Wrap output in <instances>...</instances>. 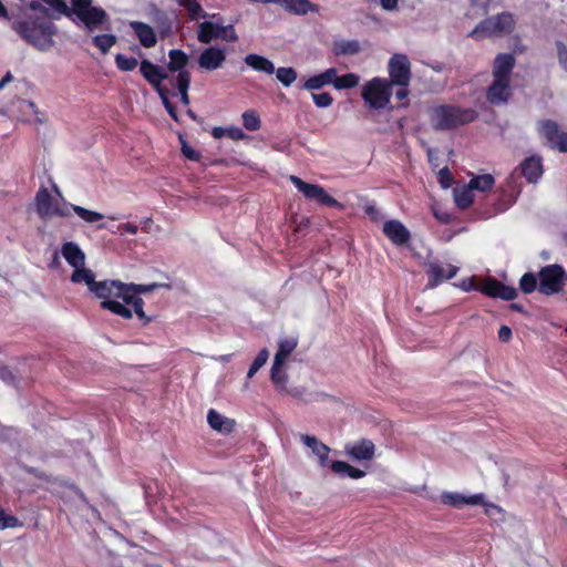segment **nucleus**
I'll return each mask as SVG.
<instances>
[{
  "mask_svg": "<svg viewBox=\"0 0 567 567\" xmlns=\"http://www.w3.org/2000/svg\"><path fill=\"white\" fill-rule=\"evenodd\" d=\"M49 8L50 14L55 16L58 19L60 16L71 18L76 17L75 23H82L84 28L92 32L100 28L106 20L107 13L105 10L99 7L92 6V0H70L71 7H69L65 0H42Z\"/></svg>",
  "mask_w": 567,
  "mask_h": 567,
  "instance_id": "f257e3e1",
  "label": "nucleus"
},
{
  "mask_svg": "<svg viewBox=\"0 0 567 567\" xmlns=\"http://www.w3.org/2000/svg\"><path fill=\"white\" fill-rule=\"evenodd\" d=\"M13 30L30 45L47 52L55 45L56 27L52 19L25 16L12 24Z\"/></svg>",
  "mask_w": 567,
  "mask_h": 567,
  "instance_id": "f03ea898",
  "label": "nucleus"
},
{
  "mask_svg": "<svg viewBox=\"0 0 567 567\" xmlns=\"http://www.w3.org/2000/svg\"><path fill=\"white\" fill-rule=\"evenodd\" d=\"M73 284L84 282L87 289L95 295L96 298L104 300H112V298L122 299L125 292V284L120 280H103L95 281V276L92 270L78 271L71 275Z\"/></svg>",
  "mask_w": 567,
  "mask_h": 567,
  "instance_id": "7ed1b4c3",
  "label": "nucleus"
},
{
  "mask_svg": "<svg viewBox=\"0 0 567 567\" xmlns=\"http://www.w3.org/2000/svg\"><path fill=\"white\" fill-rule=\"evenodd\" d=\"M476 113L473 110H461L456 106L442 105L431 112V122L436 130H449L474 121Z\"/></svg>",
  "mask_w": 567,
  "mask_h": 567,
  "instance_id": "20e7f679",
  "label": "nucleus"
},
{
  "mask_svg": "<svg viewBox=\"0 0 567 567\" xmlns=\"http://www.w3.org/2000/svg\"><path fill=\"white\" fill-rule=\"evenodd\" d=\"M297 339L287 338L279 342L278 351L275 354L274 363L270 371V379L274 384L284 390L287 384L288 375L285 371V362L289 354L296 349Z\"/></svg>",
  "mask_w": 567,
  "mask_h": 567,
  "instance_id": "39448f33",
  "label": "nucleus"
},
{
  "mask_svg": "<svg viewBox=\"0 0 567 567\" xmlns=\"http://www.w3.org/2000/svg\"><path fill=\"white\" fill-rule=\"evenodd\" d=\"M538 279V291L550 296L563 290L567 276L561 266L550 265L540 269Z\"/></svg>",
  "mask_w": 567,
  "mask_h": 567,
  "instance_id": "423d86ee",
  "label": "nucleus"
},
{
  "mask_svg": "<svg viewBox=\"0 0 567 567\" xmlns=\"http://www.w3.org/2000/svg\"><path fill=\"white\" fill-rule=\"evenodd\" d=\"M392 85L385 80L373 79L362 89L363 100L373 109H383L390 101Z\"/></svg>",
  "mask_w": 567,
  "mask_h": 567,
  "instance_id": "0eeeda50",
  "label": "nucleus"
},
{
  "mask_svg": "<svg viewBox=\"0 0 567 567\" xmlns=\"http://www.w3.org/2000/svg\"><path fill=\"white\" fill-rule=\"evenodd\" d=\"M515 21L512 14L501 13L482 21L473 31L472 35L483 33L485 35H504L514 30Z\"/></svg>",
  "mask_w": 567,
  "mask_h": 567,
  "instance_id": "6e6552de",
  "label": "nucleus"
},
{
  "mask_svg": "<svg viewBox=\"0 0 567 567\" xmlns=\"http://www.w3.org/2000/svg\"><path fill=\"white\" fill-rule=\"evenodd\" d=\"M35 209L40 218L50 219L53 216H69V210L61 207L49 193L48 188L40 187L34 198Z\"/></svg>",
  "mask_w": 567,
  "mask_h": 567,
  "instance_id": "1a4fd4ad",
  "label": "nucleus"
},
{
  "mask_svg": "<svg viewBox=\"0 0 567 567\" xmlns=\"http://www.w3.org/2000/svg\"><path fill=\"white\" fill-rule=\"evenodd\" d=\"M290 182L301 192L307 198L317 199L321 204L328 206H336L342 208V205L331 197L321 186L303 182L298 176L291 175Z\"/></svg>",
  "mask_w": 567,
  "mask_h": 567,
  "instance_id": "9d476101",
  "label": "nucleus"
},
{
  "mask_svg": "<svg viewBox=\"0 0 567 567\" xmlns=\"http://www.w3.org/2000/svg\"><path fill=\"white\" fill-rule=\"evenodd\" d=\"M391 85L406 86L411 79V64L406 55L394 54L389 62Z\"/></svg>",
  "mask_w": 567,
  "mask_h": 567,
  "instance_id": "9b49d317",
  "label": "nucleus"
},
{
  "mask_svg": "<svg viewBox=\"0 0 567 567\" xmlns=\"http://www.w3.org/2000/svg\"><path fill=\"white\" fill-rule=\"evenodd\" d=\"M539 131L550 147L567 152V132L560 131L556 122L550 120L539 122Z\"/></svg>",
  "mask_w": 567,
  "mask_h": 567,
  "instance_id": "f8f14e48",
  "label": "nucleus"
},
{
  "mask_svg": "<svg viewBox=\"0 0 567 567\" xmlns=\"http://www.w3.org/2000/svg\"><path fill=\"white\" fill-rule=\"evenodd\" d=\"M539 131L550 147L567 152V132L560 131L556 122L550 120L539 122Z\"/></svg>",
  "mask_w": 567,
  "mask_h": 567,
  "instance_id": "ddd939ff",
  "label": "nucleus"
},
{
  "mask_svg": "<svg viewBox=\"0 0 567 567\" xmlns=\"http://www.w3.org/2000/svg\"><path fill=\"white\" fill-rule=\"evenodd\" d=\"M458 268L451 264L445 266L437 261L426 264V275L429 276L427 288H434L446 279L453 278L457 274Z\"/></svg>",
  "mask_w": 567,
  "mask_h": 567,
  "instance_id": "4468645a",
  "label": "nucleus"
},
{
  "mask_svg": "<svg viewBox=\"0 0 567 567\" xmlns=\"http://www.w3.org/2000/svg\"><path fill=\"white\" fill-rule=\"evenodd\" d=\"M344 452L353 461L368 462L375 456V445L371 440L362 439L346 445Z\"/></svg>",
  "mask_w": 567,
  "mask_h": 567,
  "instance_id": "2eb2a0df",
  "label": "nucleus"
},
{
  "mask_svg": "<svg viewBox=\"0 0 567 567\" xmlns=\"http://www.w3.org/2000/svg\"><path fill=\"white\" fill-rule=\"evenodd\" d=\"M480 290L492 298H501L503 300H514L517 297V290L513 287L505 286L494 278L484 280Z\"/></svg>",
  "mask_w": 567,
  "mask_h": 567,
  "instance_id": "dca6fc26",
  "label": "nucleus"
},
{
  "mask_svg": "<svg viewBox=\"0 0 567 567\" xmlns=\"http://www.w3.org/2000/svg\"><path fill=\"white\" fill-rule=\"evenodd\" d=\"M61 254L68 264L74 268L72 275H75L78 271L90 270L84 266L85 255L78 244L73 241L65 243L61 248Z\"/></svg>",
  "mask_w": 567,
  "mask_h": 567,
  "instance_id": "f3484780",
  "label": "nucleus"
},
{
  "mask_svg": "<svg viewBox=\"0 0 567 567\" xmlns=\"http://www.w3.org/2000/svg\"><path fill=\"white\" fill-rule=\"evenodd\" d=\"M225 61L226 53L224 50L216 47H209L200 53L198 58V65L202 69L214 71L221 68Z\"/></svg>",
  "mask_w": 567,
  "mask_h": 567,
  "instance_id": "a211bd4d",
  "label": "nucleus"
},
{
  "mask_svg": "<svg viewBox=\"0 0 567 567\" xmlns=\"http://www.w3.org/2000/svg\"><path fill=\"white\" fill-rule=\"evenodd\" d=\"M509 80L494 79L487 89L486 97L492 104L506 103L512 94Z\"/></svg>",
  "mask_w": 567,
  "mask_h": 567,
  "instance_id": "6ab92c4d",
  "label": "nucleus"
},
{
  "mask_svg": "<svg viewBox=\"0 0 567 567\" xmlns=\"http://www.w3.org/2000/svg\"><path fill=\"white\" fill-rule=\"evenodd\" d=\"M384 235L395 245H403L410 240V231L399 220H388L383 225Z\"/></svg>",
  "mask_w": 567,
  "mask_h": 567,
  "instance_id": "aec40b11",
  "label": "nucleus"
},
{
  "mask_svg": "<svg viewBox=\"0 0 567 567\" xmlns=\"http://www.w3.org/2000/svg\"><path fill=\"white\" fill-rule=\"evenodd\" d=\"M276 4L287 12L303 16L308 12H319V7L310 0H276Z\"/></svg>",
  "mask_w": 567,
  "mask_h": 567,
  "instance_id": "412c9836",
  "label": "nucleus"
},
{
  "mask_svg": "<svg viewBox=\"0 0 567 567\" xmlns=\"http://www.w3.org/2000/svg\"><path fill=\"white\" fill-rule=\"evenodd\" d=\"M207 422L213 430L221 434L231 433L236 426L234 419L227 417L213 409L208 411Z\"/></svg>",
  "mask_w": 567,
  "mask_h": 567,
  "instance_id": "4be33fe9",
  "label": "nucleus"
},
{
  "mask_svg": "<svg viewBox=\"0 0 567 567\" xmlns=\"http://www.w3.org/2000/svg\"><path fill=\"white\" fill-rule=\"evenodd\" d=\"M130 27L134 30L141 45L144 48H153L157 43V37L154 29L140 21H131Z\"/></svg>",
  "mask_w": 567,
  "mask_h": 567,
  "instance_id": "5701e85b",
  "label": "nucleus"
},
{
  "mask_svg": "<svg viewBox=\"0 0 567 567\" xmlns=\"http://www.w3.org/2000/svg\"><path fill=\"white\" fill-rule=\"evenodd\" d=\"M140 71L144 79L155 89L162 85V81L167 79V73L163 72L159 66L153 64L148 60L141 62Z\"/></svg>",
  "mask_w": 567,
  "mask_h": 567,
  "instance_id": "b1692460",
  "label": "nucleus"
},
{
  "mask_svg": "<svg viewBox=\"0 0 567 567\" xmlns=\"http://www.w3.org/2000/svg\"><path fill=\"white\" fill-rule=\"evenodd\" d=\"M515 65V59L512 54H498L495 58L493 66V78L509 80V75Z\"/></svg>",
  "mask_w": 567,
  "mask_h": 567,
  "instance_id": "393cba45",
  "label": "nucleus"
},
{
  "mask_svg": "<svg viewBox=\"0 0 567 567\" xmlns=\"http://www.w3.org/2000/svg\"><path fill=\"white\" fill-rule=\"evenodd\" d=\"M229 28H224V25H218L209 21L202 22L198 25V41L202 43H210L214 39H220L223 32H227Z\"/></svg>",
  "mask_w": 567,
  "mask_h": 567,
  "instance_id": "a878e982",
  "label": "nucleus"
},
{
  "mask_svg": "<svg viewBox=\"0 0 567 567\" xmlns=\"http://www.w3.org/2000/svg\"><path fill=\"white\" fill-rule=\"evenodd\" d=\"M301 441L303 442V444L306 446L311 449L312 453L315 455H317V457L319 458L320 464L322 466H324L329 458V453H330L329 446H327L326 444L320 442L317 437L308 435V434H302Z\"/></svg>",
  "mask_w": 567,
  "mask_h": 567,
  "instance_id": "bb28decb",
  "label": "nucleus"
},
{
  "mask_svg": "<svg viewBox=\"0 0 567 567\" xmlns=\"http://www.w3.org/2000/svg\"><path fill=\"white\" fill-rule=\"evenodd\" d=\"M522 173L529 183H536L543 175V164L539 157H528L522 165Z\"/></svg>",
  "mask_w": 567,
  "mask_h": 567,
  "instance_id": "cd10ccee",
  "label": "nucleus"
},
{
  "mask_svg": "<svg viewBox=\"0 0 567 567\" xmlns=\"http://www.w3.org/2000/svg\"><path fill=\"white\" fill-rule=\"evenodd\" d=\"M441 498L444 504L451 505L454 507H460L464 504L478 505V504L483 503L482 494H476V495H472L470 497H465L457 493H444V494H442Z\"/></svg>",
  "mask_w": 567,
  "mask_h": 567,
  "instance_id": "c85d7f7f",
  "label": "nucleus"
},
{
  "mask_svg": "<svg viewBox=\"0 0 567 567\" xmlns=\"http://www.w3.org/2000/svg\"><path fill=\"white\" fill-rule=\"evenodd\" d=\"M245 63L256 71L272 74L275 72L274 63L265 56L258 54H248L245 58Z\"/></svg>",
  "mask_w": 567,
  "mask_h": 567,
  "instance_id": "c756f323",
  "label": "nucleus"
},
{
  "mask_svg": "<svg viewBox=\"0 0 567 567\" xmlns=\"http://www.w3.org/2000/svg\"><path fill=\"white\" fill-rule=\"evenodd\" d=\"M330 467L333 471V473L338 475H347L354 480L362 478L365 476L364 471L357 468L343 461H334L331 463Z\"/></svg>",
  "mask_w": 567,
  "mask_h": 567,
  "instance_id": "7c9ffc66",
  "label": "nucleus"
},
{
  "mask_svg": "<svg viewBox=\"0 0 567 567\" xmlns=\"http://www.w3.org/2000/svg\"><path fill=\"white\" fill-rule=\"evenodd\" d=\"M168 56H169V63L167 65V69L171 72H176V71L182 72L183 68L188 63V56L182 50H177V49L171 50L168 52Z\"/></svg>",
  "mask_w": 567,
  "mask_h": 567,
  "instance_id": "2f4dec72",
  "label": "nucleus"
},
{
  "mask_svg": "<svg viewBox=\"0 0 567 567\" xmlns=\"http://www.w3.org/2000/svg\"><path fill=\"white\" fill-rule=\"evenodd\" d=\"M472 188L467 185L466 187L455 188L453 190L454 200L458 208L465 209L473 203Z\"/></svg>",
  "mask_w": 567,
  "mask_h": 567,
  "instance_id": "473e14b6",
  "label": "nucleus"
},
{
  "mask_svg": "<svg viewBox=\"0 0 567 567\" xmlns=\"http://www.w3.org/2000/svg\"><path fill=\"white\" fill-rule=\"evenodd\" d=\"M190 84V74L187 71H182L178 73L176 78V86L181 94V102L184 105L189 104V97H188V89Z\"/></svg>",
  "mask_w": 567,
  "mask_h": 567,
  "instance_id": "72a5a7b5",
  "label": "nucleus"
},
{
  "mask_svg": "<svg viewBox=\"0 0 567 567\" xmlns=\"http://www.w3.org/2000/svg\"><path fill=\"white\" fill-rule=\"evenodd\" d=\"M122 300L125 303L133 306L134 312L138 317V319L145 320V322L150 321V319L146 317L143 310L144 301L142 298L135 296L134 293L125 291L122 297Z\"/></svg>",
  "mask_w": 567,
  "mask_h": 567,
  "instance_id": "f704fd0d",
  "label": "nucleus"
},
{
  "mask_svg": "<svg viewBox=\"0 0 567 567\" xmlns=\"http://www.w3.org/2000/svg\"><path fill=\"white\" fill-rule=\"evenodd\" d=\"M360 51V44L355 40L339 41L333 44V52L336 55H352Z\"/></svg>",
  "mask_w": 567,
  "mask_h": 567,
  "instance_id": "c9c22d12",
  "label": "nucleus"
},
{
  "mask_svg": "<svg viewBox=\"0 0 567 567\" xmlns=\"http://www.w3.org/2000/svg\"><path fill=\"white\" fill-rule=\"evenodd\" d=\"M103 309H107L125 319H131L133 313L127 307L116 300H104L101 302Z\"/></svg>",
  "mask_w": 567,
  "mask_h": 567,
  "instance_id": "e433bc0d",
  "label": "nucleus"
},
{
  "mask_svg": "<svg viewBox=\"0 0 567 567\" xmlns=\"http://www.w3.org/2000/svg\"><path fill=\"white\" fill-rule=\"evenodd\" d=\"M103 309H107L125 319H131L133 313L127 307L116 300H104L101 302Z\"/></svg>",
  "mask_w": 567,
  "mask_h": 567,
  "instance_id": "4c0bfd02",
  "label": "nucleus"
},
{
  "mask_svg": "<svg viewBox=\"0 0 567 567\" xmlns=\"http://www.w3.org/2000/svg\"><path fill=\"white\" fill-rule=\"evenodd\" d=\"M494 177L491 174H484L473 177L470 181L468 186L472 189L485 192L494 185Z\"/></svg>",
  "mask_w": 567,
  "mask_h": 567,
  "instance_id": "58836bf2",
  "label": "nucleus"
},
{
  "mask_svg": "<svg viewBox=\"0 0 567 567\" xmlns=\"http://www.w3.org/2000/svg\"><path fill=\"white\" fill-rule=\"evenodd\" d=\"M539 279L538 276H535L532 272L525 274L519 280V289L524 293H532L536 289H538Z\"/></svg>",
  "mask_w": 567,
  "mask_h": 567,
  "instance_id": "ea45409f",
  "label": "nucleus"
},
{
  "mask_svg": "<svg viewBox=\"0 0 567 567\" xmlns=\"http://www.w3.org/2000/svg\"><path fill=\"white\" fill-rule=\"evenodd\" d=\"M116 40L114 34H100L93 38V43L105 54L116 43Z\"/></svg>",
  "mask_w": 567,
  "mask_h": 567,
  "instance_id": "a19ab883",
  "label": "nucleus"
},
{
  "mask_svg": "<svg viewBox=\"0 0 567 567\" xmlns=\"http://www.w3.org/2000/svg\"><path fill=\"white\" fill-rule=\"evenodd\" d=\"M243 125L248 131H257L259 130L261 122L258 113L255 110H248L243 113Z\"/></svg>",
  "mask_w": 567,
  "mask_h": 567,
  "instance_id": "79ce46f5",
  "label": "nucleus"
},
{
  "mask_svg": "<svg viewBox=\"0 0 567 567\" xmlns=\"http://www.w3.org/2000/svg\"><path fill=\"white\" fill-rule=\"evenodd\" d=\"M162 287H168L167 285H163V284H157V282H154V284H151V285H135V284H125V291H128L131 293H134L135 296L137 295H141V293H147V292H152L158 288H162Z\"/></svg>",
  "mask_w": 567,
  "mask_h": 567,
  "instance_id": "37998d69",
  "label": "nucleus"
},
{
  "mask_svg": "<svg viewBox=\"0 0 567 567\" xmlns=\"http://www.w3.org/2000/svg\"><path fill=\"white\" fill-rule=\"evenodd\" d=\"M72 209L80 218H82L86 223H95L104 217L101 213L90 210L78 205H72Z\"/></svg>",
  "mask_w": 567,
  "mask_h": 567,
  "instance_id": "c03bdc74",
  "label": "nucleus"
},
{
  "mask_svg": "<svg viewBox=\"0 0 567 567\" xmlns=\"http://www.w3.org/2000/svg\"><path fill=\"white\" fill-rule=\"evenodd\" d=\"M276 76L285 86L291 85L297 79V72L292 68H279L276 71Z\"/></svg>",
  "mask_w": 567,
  "mask_h": 567,
  "instance_id": "a18cd8bd",
  "label": "nucleus"
},
{
  "mask_svg": "<svg viewBox=\"0 0 567 567\" xmlns=\"http://www.w3.org/2000/svg\"><path fill=\"white\" fill-rule=\"evenodd\" d=\"M268 358L269 351L267 349L260 350L248 370L247 378H252L257 373V371L266 364Z\"/></svg>",
  "mask_w": 567,
  "mask_h": 567,
  "instance_id": "49530a36",
  "label": "nucleus"
},
{
  "mask_svg": "<svg viewBox=\"0 0 567 567\" xmlns=\"http://www.w3.org/2000/svg\"><path fill=\"white\" fill-rule=\"evenodd\" d=\"M359 76L354 73H348L341 76H338L337 83H334V87L338 90L341 89H351L359 84Z\"/></svg>",
  "mask_w": 567,
  "mask_h": 567,
  "instance_id": "de8ad7c7",
  "label": "nucleus"
},
{
  "mask_svg": "<svg viewBox=\"0 0 567 567\" xmlns=\"http://www.w3.org/2000/svg\"><path fill=\"white\" fill-rule=\"evenodd\" d=\"M115 62H116L117 68L122 71H132L138 64V62L135 58H126L123 54H117L115 56Z\"/></svg>",
  "mask_w": 567,
  "mask_h": 567,
  "instance_id": "09e8293b",
  "label": "nucleus"
},
{
  "mask_svg": "<svg viewBox=\"0 0 567 567\" xmlns=\"http://www.w3.org/2000/svg\"><path fill=\"white\" fill-rule=\"evenodd\" d=\"M19 526H21V523L17 517L6 515L3 509L0 508V529L14 528Z\"/></svg>",
  "mask_w": 567,
  "mask_h": 567,
  "instance_id": "8fccbe9b",
  "label": "nucleus"
},
{
  "mask_svg": "<svg viewBox=\"0 0 567 567\" xmlns=\"http://www.w3.org/2000/svg\"><path fill=\"white\" fill-rule=\"evenodd\" d=\"M28 8L34 12H38L40 16H37L35 18H45V19H54L55 16L50 14L49 9L45 8L41 2L39 1H31L28 4Z\"/></svg>",
  "mask_w": 567,
  "mask_h": 567,
  "instance_id": "3c124183",
  "label": "nucleus"
},
{
  "mask_svg": "<svg viewBox=\"0 0 567 567\" xmlns=\"http://www.w3.org/2000/svg\"><path fill=\"white\" fill-rule=\"evenodd\" d=\"M186 8L192 20H196L203 12L202 7L196 0H190L182 4Z\"/></svg>",
  "mask_w": 567,
  "mask_h": 567,
  "instance_id": "603ef678",
  "label": "nucleus"
},
{
  "mask_svg": "<svg viewBox=\"0 0 567 567\" xmlns=\"http://www.w3.org/2000/svg\"><path fill=\"white\" fill-rule=\"evenodd\" d=\"M439 177H440V184L441 186L446 189L449 187H451L452 183H453V177L449 171V168L446 166L442 167L440 171H439Z\"/></svg>",
  "mask_w": 567,
  "mask_h": 567,
  "instance_id": "864d4df0",
  "label": "nucleus"
},
{
  "mask_svg": "<svg viewBox=\"0 0 567 567\" xmlns=\"http://www.w3.org/2000/svg\"><path fill=\"white\" fill-rule=\"evenodd\" d=\"M313 102L318 107H328L332 103V97L329 93L312 94Z\"/></svg>",
  "mask_w": 567,
  "mask_h": 567,
  "instance_id": "5fc2aeb1",
  "label": "nucleus"
},
{
  "mask_svg": "<svg viewBox=\"0 0 567 567\" xmlns=\"http://www.w3.org/2000/svg\"><path fill=\"white\" fill-rule=\"evenodd\" d=\"M324 84H333L337 83L338 74L337 70L331 68L326 70L323 73L319 74Z\"/></svg>",
  "mask_w": 567,
  "mask_h": 567,
  "instance_id": "6e6d98bb",
  "label": "nucleus"
},
{
  "mask_svg": "<svg viewBox=\"0 0 567 567\" xmlns=\"http://www.w3.org/2000/svg\"><path fill=\"white\" fill-rule=\"evenodd\" d=\"M182 153L185 157L192 161H197L199 158V154L185 141H182Z\"/></svg>",
  "mask_w": 567,
  "mask_h": 567,
  "instance_id": "4d7b16f0",
  "label": "nucleus"
},
{
  "mask_svg": "<svg viewBox=\"0 0 567 567\" xmlns=\"http://www.w3.org/2000/svg\"><path fill=\"white\" fill-rule=\"evenodd\" d=\"M323 85H326L321 79L320 75H316V76H312L310 78L306 83H305V89L307 90H319L321 89Z\"/></svg>",
  "mask_w": 567,
  "mask_h": 567,
  "instance_id": "13d9d810",
  "label": "nucleus"
},
{
  "mask_svg": "<svg viewBox=\"0 0 567 567\" xmlns=\"http://www.w3.org/2000/svg\"><path fill=\"white\" fill-rule=\"evenodd\" d=\"M227 136L235 141H241L246 138V134L239 127L227 128Z\"/></svg>",
  "mask_w": 567,
  "mask_h": 567,
  "instance_id": "bf43d9fd",
  "label": "nucleus"
},
{
  "mask_svg": "<svg viewBox=\"0 0 567 567\" xmlns=\"http://www.w3.org/2000/svg\"><path fill=\"white\" fill-rule=\"evenodd\" d=\"M557 51H558L559 63L567 71V49H566V47L561 42H558L557 43Z\"/></svg>",
  "mask_w": 567,
  "mask_h": 567,
  "instance_id": "052dcab7",
  "label": "nucleus"
},
{
  "mask_svg": "<svg viewBox=\"0 0 567 567\" xmlns=\"http://www.w3.org/2000/svg\"><path fill=\"white\" fill-rule=\"evenodd\" d=\"M0 380L7 383H13L16 380L14 374L4 367H0Z\"/></svg>",
  "mask_w": 567,
  "mask_h": 567,
  "instance_id": "680f3d73",
  "label": "nucleus"
},
{
  "mask_svg": "<svg viewBox=\"0 0 567 567\" xmlns=\"http://www.w3.org/2000/svg\"><path fill=\"white\" fill-rule=\"evenodd\" d=\"M155 90L158 92V94H159V96H161V100H162V102H163V104H164L165 109H166V107H168V106H172V105H173V104L169 102V100H168V90H167L166 87H164L163 85H161V86H158V89H155Z\"/></svg>",
  "mask_w": 567,
  "mask_h": 567,
  "instance_id": "e2e57ef3",
  "label": "nucleus"
},
{
  "mask_svg": "<svg viewBox=\"0 0 567 567\" xmlns=\"http://www.w3.org/2000/svg\"><path fill=\"white\" fill-rule=\"evenodd\" d=\"M498 338L501 341L506 342L512 338V330L507 326H502L498 330Z\"/></svg>",
  "mask_w": 567,
  "mask_h": 567,
  "instance_id": "0e129e2a",
  "label": "nucleus"
},
{
  "mask_svg": "<svg viewBox=\"0 0 567 567\" xmlns=\"http://www.w3.org/2000/svg\"><path fill=\"white\" fill-rule=\"evenodd\" d=\"M224 28H229V30H227V32H223L224 35H221L220 39L226 40V41H236L237 34H236L233 25H224Z\"/></svg>",
  "mask_w": 567,
  "mask_h": 567,
  "instance_id": "69168bd1",
  "label": "nucleus"
},
{
  "mask_svg": "<svg viewBox=\"0 0 567 567\" xmlns=\"http://www.w3.org/2000/svg\"><path fill=\"white\" fill-rule=\"evenodd\" d=\"M398 0H381V6L385 10H393L396 7Z\"/></svg>",
  "mask_w": 567,
  "mask_h": 567,
  "instance_id": "338daca9",
  "label": "nucleus"
},
{
  "mask_svg": "<svg viewBox=\"0 0 567 567\" xmlns=\"http://www.w3.org/2000/svg\"><path fill=\"white\" fill-rule=\"evenodd\" d=\"M212 135L215 138H221L223 136L227 135V130H225L223 127H214L212 131Z\"/></svg>",
  "mask_w": 567,
  "mask_h": 567,
  "instance_id": "774afa93",
  "label": "nucleus"
}]
</instances>
